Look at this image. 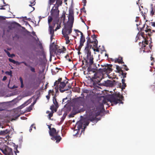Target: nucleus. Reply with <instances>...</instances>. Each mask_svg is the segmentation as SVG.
<instances>
[{"instance_id":"37998d69","label":"nucleus","mask_w":155,"mask_h":155,"mask_svg":"<svg viewBox=\"0 0 155 155\" xmlns=\"http://www.w3.org/2000/svg\"><path fill=\"white\" fill-rule=\"evenodd\" d=\"M147 30H148V31L149 32V33L148 34V36H150L151 35L150 34V33H152V32L151 31V30L150 28H147Z\"/></svg>"},{"instance_id":"6ab92c4d","label":"nucleus","mask_w":155,"mask_h":155,"mask_svg":"<svg viewBox=\"0 0 155 155\" xmlns=\"http://www.w3.org/2000/svg\"><path fill=\"white\" fill-rule=\"evenodd\" d=\"M49 30L50 32V34L51 35H54V31L53 29V28L52 26L50 25H49Z\"/></svg>"},{"instance_id":"79ce46f5","label":"nucleus","mask_w":155,"mask_h":155,"mask_svg":"<svg viewBox=\"0 0 155 155\" xmlns=\"http://www.w3.org/2000/svg\"><path fill=\"white\" fill-rule=\"evenodd\" d=\"M37 98H36L34 101L30 105H31V106L32 107H33L34 106V105L35 104V103H36V102H37Z\"/></svg>"},{"instance_id":"49530a36","label":"nucleus","mask_w":155,"mask_h":155,"mask_svg":"<svg viewBox=\"0 0 155 155\" xmlns=\"http://www.w3.org/2000/svg\"><path fill=\"white\" fill-rule=\"evenodd\" d=\"M97 72H101V73H103V71L102 68H100L99 69H97Z\"/></svg>"},{"instance_id":"c03bdc74","label":"nucleus","mask_w":155,"mask_h":155,"mask_svg":"<svg viewBox=\"0 0 155 155\" xmlns=\"http://www.w3.org/2000/svg\"><path fill=\"white\" fill-rule=\"evenodd\" d=\"M96 48V49H94V48H92V49H93L94 51H96V52H99V49H98V47H97Z\"/></svg>"},{"instance_id":"39448f33","label":"nucleus","mask_w":155,"mask_h":155,"mask_svg":"<svg viewBox=\"0 0 155 155\" xmlns=\"http://www.w3.org/2000/svg\"><path fill=\"white\" fill-rule=\"evenodd\" d=\"M100 83L99 84H101L102 85L109 87H113L114 84H116V81L115 80L111 81L109 80H107L106 81H104L101 82V81L99 82Z\"/></svg>"},{"instance_id":"5fc2aeb1","label":"nucleus","mask_w":155,"mask_h":155,"mask_svg":"<svg viewBox=\"0 0 155 155\" xmlns=\"http://www.w3.org/2000/svg\"><path fill=\"white\" fill-rule=\"evenodd\" d=\"M65 40L66 41V44H68L70 42V41L69 40V38H68L67 39H65Z\"/></svg>"},{"instance_id":"c756f323","label":"nucleus","mask_w":155,"mask_h":155,"mask_svg":"<svg viewBox=\"0 0 155 155\" xmlns=\"http://www.w3.org/2000/svg\"><path fill=\"white\" fill-rule=\"evenodd\" d=\"M127 74V73H126V72L124 73L123 71L122 70H121V74L123 76V78H126Z\"/></svg>"},{"instance_id":"4be33fe9","label":"nucleus","mask_w":155,"mask_h":155,"mask_svg":"<svg viewBox=\"0 0 155 155\" xmlns=\"http://www.w3.org/2000/svg\"><path fill=\"white\" fill-rule=\"evenodd\" d=\"M85 53L87 54V58H88L89 57L91 56V52L90 50H85Z\"/></svg>"},{"instance_id":"7c9ffc66","label":"nucleus","mask_w":155,"mask_h":155,"mask_svg":"<svg viewBox=\"0 0 155 155\" xmlns=\"http://www.w3.org/2000/svg\"><path fill=\"white\" fill-rule=\"evenodd\" d=\"M90 43L89 42H87V45L85 48V50H90Z\"/></svg>"},{"instance_id":"0eeeda50","label":"nucleus","mask_w":155,"mask_h":155,"mask_svg":"<svg viewBox=\"0 0 155 155\" xmlns=\"http://www.w3.org/2000/svg\"><path fill=\"white\" fill-rule=\"evenodd\" d=\"M68 28L64 26V28L63 29L62 31V33L64 37L65 38V40L68 38H69V37L68 36Z\"/></svg>"},{"instance_id":"72a5a7b5","label":"nucleus","mask_w":155,"mask_h":155,"mask_svg":"<svg viewBox=\"0 0 155 155\" xmlns=\"http://www.w3.org/2000/svg\"><path fill=\"white\" fill-rule=\"evenodd\" d=\"M21 63H23L25 64L27 63L25 62V61H22L21 62H19L18 61H16L15 62V64H16L17 65H20Z\"/></svg>"},{"instance_id":"e2e57ef3","label":"nucleus","mask_w":155,"mask_h":155,"mask_svg":"<svg viewBox=\"0 0 155 155\" xmlns=\"http://www.w3.org/2000/svg\"><path fill=\"white\" fill-rule=\"evenodd\" d=\"M30 3L32 5H35V1H34L33 2H30Z\"/></svg>"},{"instance_id":"20e7f679","label":"nucleus","mask_w":155,"mask_h":155,"mask_svg":"<svg viewBox=\"0 0 155 155\" xmlns=\"http://www.w3.org/2000/svg\"><path fill=\"white\" fill-rule=\"evenodd\" d=\"M68 19V20L70 21V22L66 25H65L64 23V26L68 28V34H70L72 32V28L73 27V24L74 21V17L73 12H69Z\"/></svg>"},{"instance_id":"2eb2a0df","label":"nucleus","mask_w":155,"mask_h":155,"mask_svg":"<svg viewBox=\"0 0 155 155\" xmlns=\"http://www.w3.org/2000/svg\"><path fill=\"white\" fill-rule=\"evenodd\" d=\"M92 37L94 41V46L95 47V48H97V46L98 45V41L96 39L97 36L95 34H94L93 36H92Z\"/></svg>"},{"instance_id":"3c124183","label":"nucleus","mask_w":155,"mask_h":155,"mask_svg":"<svg viewBox=\"0 0 155 155\" xmlns=\"http://www.w3.org/2000/svg\"><path fill=\"white\" fill-rule=\"evenodd\" d=\"M55 22L56 24H58L59 21V19H58V17L56 18V17H55Z\"/></svg>"},{"instance_id":"393cba45","label":"nucleus","mask_w":155,"mask_h":155,"mask_svg":"<svg viewBox=\"0 0 155 155\" xmlns=\"http://www.w3.org/2000/svg\"><path fill=\"white\" fill-rule=\"evenodd\" d=\"M19 80L21 82V86L20 87L21 88H22L24 87V84H23V81L22 79V78L21 77H20L19 78Z\"/></svg>"},{"instance_id":"13d9d810","label":"nucleus","mask_w":155,"mask_h":155,"mask_svg":"<svg viewBox=\"0 0 155 155\" xmlns=\"http://www.w3.org/2000/svg\"><path fill=\"white\" fill-rule=\"evenodd\" d=\"M39 46L40 48V49L42 50L43 49V47L42 44L41 43L39 44Z\"/></svg>"},{"instance_id":"58836bf2","label":"nucleus","mask_w":155,"mask_h":155,"mask_svg":"<svg viewBox=\"0 0 155 155\" xmlns=\"http://www.w3.org/2000/svg\"><path fill=\"white\" fill-rule=\"evenodd\" d=\"M5 73L7 74L10 75L11 77L12 76V71H6L5 72Z\"/></svg>"},{"instance_id":"f704fd0d","label":"nucleus","mask_w":155,"mask_h":155,"mask_svg":"<svg viewBox=\"0 0 155 155\" xmlns=\"http://www.w3.org/2000/svg\"><path fill=\"white\" fill-rule=\"evenodd\" d=\"M4 51L7 54V55L9 57H12L11 55V54L8 51H7L6 49H4Z\"/></svg>"},{"instance_id":"f257e3e1","label":"nucleus","mask_w":155,"mask_h":155,"mask_svg":"<svg viewBox=\"0 0 155 155\" xmlns=\"http://www.w3.org/2000/svg\"><path fill=\"white\" fill-rule=\"evenodd\" d=\"M92 106L90 107V111L89 114H87L89 116V120L84 119L80 120L78 123V126H87L90 121L93 123H96L100 120V118H97V117L100 114L102 110H104L103 104L99 103L98 105H96L93 102Z\"/></svg>"},{"instance_id":"052dcab7","label":"nucleus","mask_w":155,"mask_h":155,"mask_svg":"<svg viewBox=\"0 0 155 155\" xmlns=\"http://www.w3.org/2000/svg\"><path fill=\"white\" fill-rule=\"evenodd\" d=\"M59 88V91H60V92L61 93H63L65 91V90L64 89L62 90V88Z\"/></svg>"},{"instance_id":"e433bc0d","label":"nucleus","mask_w":155,"mask_h":155,"mask_svg":"<svg viewBox=\"0 0 155 155\" xmlns=\"http://www.w3.org/2000/svg\"><path fill=\"white\" fill-rule=\"evenodd\" d=\"M85 41V37H80V42H84Z\"/></svg>"},{"instance_id":"1a4fd4ad","label":"nucleus","mask_w":155,"mask_h":155,"mask_svg":"<svg viewBox=\"0 0 155 155\" xmlns=\"http://www.w3.org/2000/svg\"><path fill=\"white\" fill-rule=\"evenodd\" d=\"M89 60V61L88 62L87 60L85 61V63L86 64V65L88 64V69H92L93 68L91 67V65L93 64L94 63L93 58L91 56L89 58H87Z\"/></svg>"},{"instance_id":"774afa93","label":"nucleus","mask_w":155,"mask_h":155,"mask_svg":"<svg viewBox=\"0 0 155 155\" xmlns=\"http://www.w3.org/2000/svg\"><path fill=\"white\" fill-rule=\"evenodd\" d=\"M151 23L152 26L155 27V22H151Z\"/></svg>"},{"instance_id":"f3484780","label":"nucleus","mask_w":155,"mask_h":155,"mask_svg":"<svg viewBox=\"0 0 155 155\" xmlns=\"http://www.w3.org/2000/svg\"><path fill=\"white\" fill-rule=\"evenodd\" d=\"M25 65L28 68H29L31 71L33 73H35V68H34L32 67L30 65L28 64H27V63L25 64Z\"/></svg>"},{"instance_id":"864d4df0","label":"nucleus","mask_w":155,"mask_h":155,"mask_svg":"<svg viewBox=\"0 0 155 155\" xmlns=\"http://www.w3.org/2000/svg\"><path fill=\"white\" fill-rule=\"evenodd\" d=\"M116 69L119 71H121V69L120 68L118 65H116Z\"/></svg>"},{"instance_id":"c85d7f7f","label":"nucleus","mask_w":155,"mask_h":155,"mask_svg":"<svg viewBox=\"0 0 155 155\" xmlns=\"http://www.w3.org/2000/svg\"><path fill=\"white\" fill-rule=\"evenodd\" d=\"M32 107L30 105L29 107L26 108V109L25 111V112H30L31 110H32Z\"/></svg>"},{"instance_id":"4d7b16f0","label":"nucleus","mask_w":155,"mask_h":155,"mask_svg":"<svg viewBox=\"0 0 155 155\" xmlns=\"http://www.w3.org/2000/svg\"><path fill=\"white\" fill-rule=\"evenodd\" d=\"M145 25H146V24L145 23L143 25V27H142V28H140V30L141 31H142L143 30V29L145 27Z\"/></svg>"},{"instance_id":"603ef678","label":"nucleus","mask_w":155,"mask_h":155,"mask_svg":"<svg viewBox=\"0 0 155 155\" xmlns=\"http://www.w3.org/2000/svg\"><path fill=\"white\" fill-rule=\"evenodd\" d=\"M84 43V42H80V45L79 46L80 48H82V46H83Z\"/></svg>"},{"instance_id":"6e6552de","label":"nucleus","mask_w":155,"mask_h":155,"mask_svg":"<svg viewBox=\"0 0 155 155\" xmlns=\"http://www.w3.org/2000/svg\"><path fill=\"white\" fill-rule=\"evenodd\" d=\"M2 152L5 155H13L12 149L7 147L4 150H2Z\"/></svg>"},{"instance_id":"bf43d9fd","label":"nucleus","mask_w":155,"mask_h":155,"mask_svg":"<svg viewBox=\"0 0 155 155\" xmlns=\"http://www.w3.org/2000/svg\"><path fill=\"white\" fill-rule=\"evenodd\" d=\"M62 80V78H59L57 81H58V84L60 83V82H61V81Z\"/></svg>"},{"instance_id":"5701e85b","label":"nucleus","mask_w":155,"mask_h":155,"mask_svg":"<svg viewBox=\"0 0 155 155\" xmlns=\"http://www.w3.org/2000/svg\"><path fill=\"white\" fill-rule=\"evenodd\" d=\"M66 86V84L64 81L61 82L59 86V88H64Z\"/></svg>"},{"instance_id":"412c9836","label":"nucleus","mask_w":155,"mask_h":155,"mask_svg":"<svg viewBox=\"0 0 155 155\" xmlns=\"http://www.w3.org/2000/svg\"><path fill=\"white\" fill-rule=\"evenodd\" d=\"M103 71V72H107L108 71H112V69L111 68H107L106 67L102 68Z\"/></svg>"},{"instance_id":"f03ea898","label":"nucleus","mask_w":155,"mask_h":155,"mask_svg":"<svg viewBox=\"0 0 155 155\" xmlns=\"http://www.w3.org/2000/svg\"><path fill=\"white\" fill-rule=\"evenodd\" d=\"M91 67L93 69H87V72L89 74H91V73H94L93 76H92L91 79L92 81L94 80L97 83H99L101 81L102 79L104 78V77L102 74L99 75L96 72L97 70V67L96 66L95 64H93L91 65Z\"/></svg>"},{"instance_id":"dca6fc26","label":"nucleus","mask_w":155,"mask_h":155,"mask_svg":"<svg viewBox=\"0 0 155 155\" xmlns=\"http://www.w3.org/2000/svg\"><path fill=\"white\" fill-rule=\"evenodd\" d=\"M10 130H9L6 129L4 130H0V135H5L8 133H10Z\"/></svg>"},{"instance_id":"b1692460","label":"nucleus","mask_w":155,"mask_h":155,"mask_svg":"<svg viewBox=\"0 0 155 155\" xmlns=\"http://www.w3.org/2000/svg\"><path fill=\"white\" fill-rule=\"evenodd\" d=\"M122 84V85L121 84V83H120L119 84V87H120L122 85V87H121V89L123 90L126 87V84L125 83H124Z\"/></svg>"},{"instance_id":"a18cd8bd","label":"nucleus","mask_w":155,"mask_h":155,"mask_svg":"<svg viewBox=\"0 0 155 155\" xmlns=\"http://www.w3.org/2000/svg\"><path fill=\"white\" fill-rule=\"evenodd\" d=\"M61 27V26L60 24L58 25L57 26L56 28H55V31H57V30L60 29Z\"/></svg>"},{"instance_id":"4c0bfd02","label":"nucleus","mask_w":155,"mask_h":155,"mask_svg":"<svg viewBox=\"0 0 155 155\" xmlns=\"http://www.w3.org/2000/svg\"><path fill=\"white\" fill-rule=\"evenodd\" d=\"M54 6H54L55 8L54 9V10L58 11V12H59V10L58 9V7H59V6L58 5H54Z\"/></svg>"},{"instance_id":"f8f14e48","label":"nucleus","mask_w":155,"mask_h":155,"mask_svg":"<svg viewBox=\"0 0 155 155\" xmlns=\"http://www.w3.org/2000/svg\"><path fill=\"white\" fill-rule=\"evenodd\" d=\"M51 139L54 140H56V142L58 143L61 140V138L59 136L55 135L52 136Z\"/></svg>"},{"instance_id":"bb28decb","label":"nucleus","mask_w":155,"mask_h":155,"mask_svg":"<svg viewBox=\"0 0 155 155\" xmlns=\"http://www.w3.org/2000/svg\"><path fill=\"white\" fill-rule=\"evenodd\" d=\"M153 5H151V11H150V14L152 16L153 15L154 13V9L153 7H152Z\"/></svg>"},{"instance_id":"0e129e2a","label":"nucleus","mask_w":155,"mask_h":155,"mask_svg":"<svg viewBox=\"0 0 155 155\" xmlns=\"http://www.w3.org/2000/svg\"><path fill=\"white\" fill-rule=\"evenodd\" d=\"M17 87L15 85H14L12 87H11V89H13Z\"/></svg>"},{"instance_id":"9d476101","label":"nucleus","mask_w":155,"mask_h":155,"mask_svg":"<svg viewBox=\"0 0 155 155\" xmlns=\"http://www.w3.org/2000/svg\"><path fill=\"white\" fill-rule=\"evenodd\" d=\"M48 127L49 129V134L51 136H52L54 135H57L58 133V131L57 132L55 129L54 128H51V127Z\"/></svg>"},{"instance_id":"a19ab883","label":"nucleus","mask_w":155,"mask_h":155,"mask_svg":"<svg viewBox=\"0 0 155 155\" xmlns=\"http://www.w3.org/2000/svg\"><path fill=\"white\" fill-rule=\"evenodd\" d=\"M8 60L10 62L12 63L13 64H15L16 61H15V60L11 58H9L8 59Z\"/></svg>"},{"instance_id":"680f3d73","label":"nucleus","mask_w":155,"mask_h":155,"mask_svg":"<svg viewBox=\"0 0 155 155\" xmlns=\"http://www.w3.org/2000/svg\"><path fill=\"white\" fill-rule=\"evenodd\" d=\"M7 77L5 76L3 77L2 79V80L3 81H5L7 79Z\"/></svg>"},{"instance_id":"338daca9","label":"nucleus","mask_w":155,"mask_h":155,"mask_svg":"<svg viewBox=\"0 0 155 155\" xmlns=\"http://www.w3.org/2000/svg\"><path fill=\"white\" fill-rule=\"evenodd\" d=\"M53 112H52V113H50L48 115L49 116V117H52L53 115Z\"/></svg>"},{"instance_id":"423d86ee","label":"nucleus","mask_w":155,"mask_h":155,"mask_svg":"<svg viewBox=\"0 0 155 155\" xmlns=\"http://www.w3.org/2000/svg\"><path fill=\"white\" fill-rule=\"evenodd\" d=\"M83 127H72L71 128L74 131V136L77 135L79 134L81 131V134L82 131Z\"/></svg>"},{"instance_id":"7ed1b4c3","label":"nucleus","mask_w":155,"mask_h":155,"mask_svg":"<svg viewBox=\"0 0 155 155\" xmlns=\"http://www.w3.org/2000/svg\"><path fill=\"white\" fill-rule=\"evenodd\" d=\"M124 100L123 96L119 93L118 94H113L110 95L109 97L108 100L111 103H113L115 105L118 103L123 104L122 101Z\"/></svg>"},{"instance_id":"ea45409f","label":"nucleus","mask_w":155,"mask_h":155,"mask_svg":"<svg viewBox=\"0 0 155 155\" xmlns=\"http://www.w3.org/2000/svg\"><path fill=\"white\" fill-rule=\"evenodd\" d=\"M52 18L51 17H50V16H49L48 17V24H49V25H50V23L52 21Z\"/></svg>"},{"instance_id":"9b49d317","label":"nucleus","mask_w":155,"mask_h":155,"mask_svg":"<svg viewBox=\"0 0 155 155\" xmlns=\"http://www.w3.org/2000/svg\"><path fill=\"white\" fill-rule=\"evenodd\" d=\"M33 97H32L30 98L29 99L25 102L23 104H22L19 107V108L20 109H21L23 108L24 107L26 106L28 104L31 103L32 100V98Z\"/></svg>"},{"instance_id":"ddd939ff","label":"nucleus","mask_w":155,"mask_h":155,"mask_svg":"<svg viewBox=\"0 0 155 155\" xmlns=\"http://www.w3.org/2000/svg\"><path fill=\"white\" fill-rule=\"evenodd\" d=\"M54 44V42H53L52 44V45H51L50 46V60H51L52 56V52H54L55 51L54 48L53 47V46L52 45V44Z\"/></svg>"},{"instance_id":"09e8293b","label":"nucleus","mask_w":155,"mask_h":155,"mask_svg":"<svg viewBox=\"0 0 155 155\" xmlns=\"http://www.w3.org/2000/svg\"><path fill=\"white\" fill-rule=\"evenodd\" d=\"M55 0H49V4L50 5L54 3V2Z\"/></svg>"},{"instance_id":"6e6d98bb","label":"nucleus","mask_w":155,"mask_h":155,"mask_svg":"<svg viewBox=\"0 0 155 155\" xmlns=\"http://www.w3.org/2000/svg\"><path fill=\"white\" fill-rule=\"evenodd\" d=\"M81 12H82V11H83V12H84L85 13H86V11L85 10V8L84 6V7L81 9Z\"/></svg>"},{"instance_id":"aec40b11","label":"nucleus","mask_w":155,"mask_h":155,"mask_svg":"<svg viewBox=\"0 0 155 155\" xmlns=\"http://www.w3.org/2000/svg\"><path fill=\"white\" fill-rule=\"evenodd\" d=\"M115 62H118L119 63L122 64L124 63V62L122 61V58L120 57V59L119 58H117L115 60Z\"/></svg>"},{"instance_id":"8fccbe9b","label":"nucleus","mask_w":155,"mask_h":155,"mask_svg":"<svg viewBox=\"0 0 155 155\" xmlns=\"http://www.w3.org/2000/svg\"><path fill=\"white\" fill-rule=\"evenodd\" d=\"M54 106L53 105L52 106H51L50 109L51 110L52 112H53V110L54 109Z\"/></svg>"},{"instance_id":"69168bd1","label":"nucleus","mask_w":155,"mask_h":155,"mask_svg":"<svg viewBox=\"0 0 155 155\" xmlns=\"http://www.w3.org/2000/svg\"><path fill=\"white\" fill-rule=\"evenodd\" d=\"M75 114H70L69 115V117H74V115Z\"/></svg>"},{"instance_id":"a878e982","label":"nucleus","mask_w":155,"mask_h":155,"mask_svg":"<svg viewBox=\"0 0 155 155\" xmlns=\"http://www.w3.org/2000/svg\"><path fill=\"white\" fill-rule=\"evenodd\" d=\"M86 39H87V42H89V43H94V41H91L90 38L89 37V35H88V36L86 38Z\"/></svg>"},{"instance_id":"473e14b6","label":"nucleus","mask_w":155,"mask_h":155,"mask_svg":"<svg viewBox=\"0 0 155 155\" xmlns=\"http://www.w3.org/2000/svg\"><path fill=\"white\" fill-rule=\"evenodd\" d=\"M19 114H18L16 115L15 116L11 118V121L16 120V119H17L18 117H19L20 116Z\"/></svg>"},{"instance_id":"cd10ccee","label":"nucleus","mask_w":155,"mask_h":155,"mask_svg":"<svg viewBox=\"0 0 155 155\" xmlns=\"http://www.w3.org/2000/svg\"><path fill=\"white\" fill-rule=\"evenodd\" d=\"M62 2L61 0H56V4L59 6L61 5L62 4Z\"/></svg>"},{"instance_id":"2f4dec72","label":"nucleus","mask_w":155,"mask_h":155,"mask_svg":"<svg viewBox=\"0 0 155 155\" xmlns=\"http://www.w3.org/2000/svg\"><path fill=\"white\" fill-rule=\"evenodd\" d=\"M144 34V32H141V36L142 37H143V38L144 39V40H145L144 43H145V44H148V41H147V40H146V39L144 38V36H143Z\"/></svg>"},{"instance_id":"4468645a","label":"nucleus","mask_w":155,"mask_h":155,"mask_svg":"<svg viewBox=\"0 0 155 155\" xmlns=\"http://www.w3.org/2000/svg\"><path fill=\"white\" fill-rule=\"evenodd\" d=\"M54 6L52 8L51 11V15H55V17L56 18L59 17V12H58V11L54 10Z\"/></svg>"},{"instance_id":"c9c22d12","label":"nucleus","mask_w":155,"mask_h":155,"mask_svg":"<svg viewBox=\"0 0 155 155\" xmlns=\"http://www.w3.org/2000/svg\"><path fill=\"white\" fill-rule=\"evenodd\" d=\"M104 67H107V68H111L112 65L111 64H104Z\"/></svg>"},{"instance_id":"a211bd4d","label":"nucleus","mask_w":155,"mask_h":155,"mask_svg":"<svg viewBox=\"0 0 155 155\" xmlns=\"http://www.w3.org/2000/svg\"><path fill=\"white\" fill-rule=\"evenodd\" d=\"M55 95L53 97V104L55 105V107L56 108H58V103L56 100V99L55 98Z\"/></svg>"},{"instance_id":"de8ad7c7","label":"nucleus","mask_w":155,"mask_h":155,"mask_svg":"<svg viewBox=\"0 0 155 155\" xmlns=\"http://www.w3.org/2000/svg\"><path fill=\"white\" fill-rule=\"evenodd\" d=\"M13 38H17V39H18L19 38V36L18 35L16 34L14 37H13Z\"/></svg>"}]
</instances>
